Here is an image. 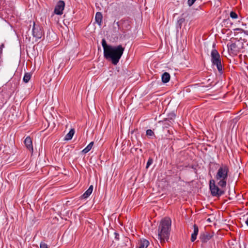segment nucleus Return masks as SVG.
<instances>
[{
    "mask_svg": "<svg viewBox=\"0 0 248 248\" xmlns=\"http://www.w3.org/2000/svg\"><path fill=\"white\" fill-rule=\"evenodd\" d=\"M171 221L169 218L162 219L158 228V239L162 243L168 241L171 229Z\"/></svg>",
    "mask_w": 248,
    "mask_h": 248,
    "instance_id": "f257e3e1",
    "label": "nucleus"
},
{
    "mask_svg": "<svg viewBox=\"0 0 248 248\" xmlns=\"http://www.w3.org/2000/svg\"><path fill=\"white\" fill-rule=\"evenodd\" d=\"M124 49L122 45L116 46H111L105 53H104V56L107 60L111 61L114 65H116L119 62Z\"/></svg>",
    "mask_w": 248,
    "mask_h": 248,
    "instance_id": "f03ea898",
    "label": "nucleus"
},
{
    "mask_svg": "<svg viewBox=\"0 0 248 248\" xmlns=\"http://www.w3.org/2000/svg\"><path fill=\"white\" fill-rule=\"evenodd\" d=\"M229 168L225 164H221L218 168L215 176V180L217 182V185L221 188L225 187L229 177Z\"/></svg>",
    "mask_w": 248,
    "mask_h": 248,
    "instance_id": "7ed1b4c3",
    "label": "nucleus"
},
{
    "mask_svg": "<svg viewBox=\"0 0 248 248\" xmlns=\"http://www.w3.org/2000/svg\"><path fill=\"white\" fill-rule=\"evenodd\" d=\"M211 61L213 65H216L219 74L223 73L221 56L216 49H212L211 52Z\"/></svg>",
    "mask_w": 248,
    "mask_h": 248,
    "instance_id": "20e7f679",
    "label": "nucleus"
},
{
    "mask_svg": "<svg viewBox=\"0 0 248 248\" xmlns=\"http://www.w3.org/2000/svg\"><path fill=\"white\" fill-rule=\"evenodd\" d=\"M219 186L217 184H216V181L214 179L210 180L209 188L212 196L219 197L224 194L225 191L219 188Z\"/></svg>",
    "mask_w": 248,
    "mask_h": 248,
    "instance_id": "39448f33",
    "label": "nucleus"
},
{
    "mask_svg": "<svg viewBox=\"0 0 248 248\" xmlns=\"http://www.w3.org/2000/svg\"><path fill=\"white\" fill-rule=\"evenodd\" d=\"M32 34L33 36L37 40L41 39L43 35V31L41 28L39 26H36L34 22L33 23Z\"/></svg>",
    "mask_w": 248,
    "mask_h": 248,
    "instance_id": "423d86ee",
    "label": "nucleus"
},
{
    "mask_svg": "<svg viewBox=\"0 0 248 248\" xmlns=\"http://www.w3.org/2000/svg\"><path fill=\"white\" fill-rule=\"evenodd\" d=\"M65 7V3L63 0H59L55 7L54 13L57 15H62Z\"/></svg>",
    "mask_w": 248,
    "mask_h": 248,
    "instance_id": "0eeeda50",
    "label": "nucleus"
},
{
    "mask_svg": "<svg viewBox=\"0 0 248 248\" xmlns=\"http://www.w3.org/2000/svg\"><path fill=\"white\" fill-rule=\"evenodd\" d=\"M213 235L208 232L201 233L200 238L202 243H206L211 239Z\"/></svg>",
    "mask_w": 248,
    "mask_h": 248,
    "instance_id": "6e6552de",
    "label": "nucleus"
},
{
    "mask_svg": "<svg viewBox=\"0 0 248 248\" xmlns=\"http://www.w3.org/2000/svg\"><path fill=\"white\" fill-rule=\"evenodd\" d=\"M24 143L26 148L31 153L33 152V146L32 140L30 137H27L24 140Z\"/></svg>",
    "mask_w": 248,
    "mask_h": 248,
    "instance_id": "1a4fd4ad",
    "label": "nucleus"
},
{
    "mask_svg": "<svg viewBox=\"0 0 248 248\" xmlns=\"http://www.w3.org/2000/svg\"><path fill=\"white\" fill-rule=\"evenodd\" d=\"M149 245V242L145 239H141L138 243V248H147Z\"/></svg>",
    "mask_w": 248,
    "mask_h": 248,
    "instance_id": "9d476101",
    "label": "nucleus"
},
{
    "mask_svg": "<svg viewBox=\"0 0 248 248\" xmlns=\"http://www.w3.org/2000/svg\"><path fill=\"white\" fill-rule=\"evenodd\" d=\"M93 186L91 185L89 186L88 189L82 195L81 198V199H87L88 198L91 194L92 193L93 191Z\"/></svg>",
    "mask_w": 248,
    "mask_h": 248,
    "instance_id": "9b49d317",
    "label": "nucleus"
},
{
    "mask_svg": "<svg viewBox=\"0 0 248 248\" xmlns=\"http://www.w3.org/2000/svg\"><path fill=\"white\" fill-rule=\"evenodd\" d=\"M199 228L197 225L194 224L193 225V232L191 234V241L194 242L197 238V236L198 234Z\"/></svg>",
    "mask_w": 248,
    "mask_h": 248,
    "instance_id": "f8f14e48",
    "label": "nucleus"
},
{
    "mask_svg": "<svg viewBox=\"0 0 248 248\" xmlns=\"http://www.w3.org/2000/svg\"><path fill=\"white\" fill-rule=\"evenodd\" d=\"M102 18L103 16L102 13L101 12H97L95 14V19L96 22L99 26L101 25Z\"/></svg>",
    "mask_w": 248,
    "mask_h": 248,
    "instance_id": "ddd939ff",
    "label": "nucleus"
},
{
    "mask_svg": "<svg viewBox=\"0 0 248 248\" xmlns=\"http://www.w3.org/2000/svg\"><path fill=\"white\" fill-rule=\"evenodd\" d=\"M162 81L164 83H168L170 80V75L168 72L164 73L161 76Z\"/></svg>",
    "mask_w": 248,
    "mask_h": 248,
    "instance_id": "4468645a",
    "label": "nucleus"
},
{
    "mask_svg": "<svg viewBox=\"0 0 248 248\" xmlns=\"http://www.w3.org/2000/svg\"><path fill=\"white\" fill-rule=\"evenodd\" d=\"M75 134V130L73 128L71 129L69 132L65 135L64 140H71Z\"/></svg>",
    "mask_w": 248,
    "mask_h": 248,
    "instance_id": "2eb2a0df",
    "label": "nucleus"
},
{
    "mask_svg": "<svg viewBox=\"0 0 248 248\" xmlns=\"http://www.w3.org/2000/svg\"><path fill=\"white\" fill-rule=\"evenodd\" d=\"M228 50L233 53L237 51V46L235 43H232L230 45H227Z\"/></svg>",
    "mask_w": 248,
    "mask_h": 248,
    "instance_id": "dca6fc26",
    "label": "nucleus"
},
{
    "mask_svg": "<svg viewBox=\"0 0 248 248\" xmlns=\"http://www.w3.org/2000/svg\"><path fill=\"white\" fill-rule=\"evenodd\" d=\"M101 43L102 47L104 49V53H105L111 46L108 45L105 39H103L102 40Z\"/></svg>",
    "mask_w": 248,
    "mask_h": 248,
    "instance_id": "f3484780",
    "label": "nucleus"
},
{
    "mask_svg": "<svg viewBox=\"0 0 248 248\" xmlns=\"http://www.w3.org/2000/svg\"><path fill=\"white\" fill-rule=\"evenodd\" d=\"M93 142L92 141L87 146L86 148H85L82 151V152L84 154H86L88 153L92 148L93 146Z\"/></svg>",
    "mask_w": 248,
    "mask_h": 248,
    "instance_id": "a211bd4d",
    "label": "nucleus"
},
{
    "mask_svg": "<svg viewBox=\"0 0 248 248\" xmlns=\"http://www.w3.org/2000/svg\"><path fill=\"white\" fill-rule=\"evenodd\" d=\"M185 22V19L183 18H180L177 19V23L176 24V28L177 30L181 28L182 24Z\"/></svg>",
    "mask_w": 248,
    "mask_h": 248,
    "instance_id": "6ab92c4d",
    "label": "nucleus"
},
{
    "mask_svg": "<svg viewBox=\"0 0 248 248\" xmlns=\"http://www.w3.org/2000/svg\"><path fill=\"white\" fill-rule=\"evenodd\" d=\"M31 75L29 73H26L23 78V80L25 83H28L30 80Z\"/></svg>",
    "mask_w": 248,
    "mask_h": 248,
    "instance_id": "aec40b11",
    "label": "nucleus"
},
{
    "mask_svg": "<svg viewBox=\"0 0 248 248\" xmlns=\"http://www.w3.org/2000/svg\"><path fill=\"white\" fill-rule=\"evenodd\" d=\"M146 134L147 136L155 137V135L154 132L151 129H148L146 130Z\"/></svg>",
    "mask_w": 248,
    "mask_h": 248,
    "instance_id": "412c9836",
    "label": "nucleus"
},
{
    "mask_svg": "<svg viewBox=\"0 0 248 248\" xmlns=\"http://www.w3.org/2000/svg\"><path fill=\"white\" fill-rule=\"evenodd\" d=\"M153 163V159L151 157H149L146 164V168L148 169L151 165Z\"/></svg>",
    "mask_w": 248,
    "mask_h": 248,
    "instance_id": "4be33fe9",
    "label": "nucleus"
},
{
    "mask_svg": "<svg viewBox=\"0 0 248 248\" xmlns=\"http://www.w3.org/2000/svg\"><path fill=\"white\" fill-rule=\"evenodd\" d=\"M230 17L232 19H236L238 17L237 15L234 12L232 11L230 13Z\"/></svg>",
    "mask_w": 248,
    "mask_h": 248,
    "instance_id": "5701e85b",
    "label": "nucleus"
},
{
    "mask_svg": "<svg viewBox=\"0 0 248 248\" xmlns=\"http://www.w3.org/2000/svg\"><path fill=\"white\" fill-rule=\"evenodd\" d=\"M176 117V115L174 113H171L168 115V118L170 120H173Z\"/></svg>",
    "mask_w": 248,
    "mask_h": 248,
    "instance_id": "b1692460",
    "label": "nucleus"
},
{
    "mask_svg": "<svg viewBox=\"0 0 248 248\" xmlns=\"http://www.w3.org/2000/svg\"><path fill=\"white\" fill-rule=\"evenodd\" d=\"M40 248H48L47 245L43 242H41L40 244Z\"/></svg>",
    "mask_w": 248,
    "mask_h": 248,
    "instance_id": "393cba45",
    "label": "nucleus"
},
{
    "mask_svg": "<svg viewBox=\"0 0 248 248\" xmlns=\"http://www.w3.org/2000/svg\"><path fill=\"white\" fill-rule=\"evenodd\" d=\"M114 238H115V239L116 240H119V239H120V237H119L120 235H119V234L118 232H114Z\"/></svg>",
    "mask_w": 248,
    "mask_h": 248,
    "instance_id": "a878e982",
    "label": "nucleus"
},
{
    "mask_svg": "<svg viewBox=\"0 0 248 248\" xmlns=\"http://www.w3.org/2000/svg\"><path fill=\"white\" fill-rule=\"evenodd\" d=\"M196 0H188L187 4L189 6H192Z\"/></svg>",
    "mask_w": 248,
    "mask_h": 248,
    "instance_id": "bb28decb",
    "label": "nucleus"
},
{
    "mask_svg": "<svg viewBox=\"0 0 248 248\" xmlns=\"http://www.w3.org/2000/svg\"><path fill=\"white\" fill-rule=\"evenodd\" d=\"M215 47H216V43H214L212 45V47H213V49H216L215 48Z\"/></svg>",
    "mask_w": 248,
    "mask_h": 248,
    "instance_id": "cd10ccee",
    "label": "nucleus"
},
{
    "mask_svg": "<svg viewBox=\"0 0 248 248\" xmlns=\"http://www.w3.org/2000/svg\"><path fill=\"white\" fill-rule=\"evenodd\" d=\"M246 224L248 226V217L247 218V219L245 221Z\"/></svg>",
    "mask_w": 248,
    "mask_h": 248,
    "instance_id": "c85d7f7f",
    "label": "nucleus"
},
{
    "mask_svg": "<svg viewBox=\"0 0 248 248\" xmlns=\"http://www.w3.org/2000/svg\"><path fill=\"white\" fill-rule=\"evenodd\" d=\"M207 221L208 222H211V220H210V218H208L207 220Z\"/></svg>",
    "mask_w": 248,
    "mask_h": 248,
    "instance_id": "c756f323",
    "label": "nucleus"
},
{
    "mask_svg": "<svg viewBox=\"0 0 248 248\" xmlns=\"http://www.w3.org/2000/svg\"><path fill=\"white\" fill-rule=\"evenodd\" d=\"M208 82H211V79H208Z\"/></svg>",
    "mask_w": 248,
    "mask_h": 248,
    "instance_id": "7c9ffc66",
    "label": "nucleus"
},
{
    "mask_svg": "<svg viewBox=\"0 0 248 248\" xmlns=\"http://www.w3.org/2000/svg\"><path fill=\"white\" fill-rule=\"evenodd\" d=\"M245 248H246V246H245Z\"/></svg>",
    "mask_w": 248,
    "mask_h": 248,
    "instance_id": "2f4dec72",
    "label": "nucleus"
}]
</instances>
